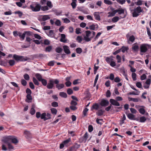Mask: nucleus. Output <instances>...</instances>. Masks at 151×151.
Masks as SVG:
<instances>
[{
    "label": "nucleus",
    "instance_id": "f257e3e1",
    "mask_svg": "<svg viewBox=\"0 0 151 151\" xmlns=\"http://www.w3.org/2000/svg\"><path fill=\"white\" fill-rule=\"evenodd\" d=\"M129 10L131 13H132L133 17H137L138 16L143 10L141 7L139 6L134 8L133 9L131 8H130Z\"/></svg>",
    "mask_w": 151,
    "mask_h": 151
},
{
    "label": "nucleus",
    "instance_id": "f03ea898",
    "mask_svg": "<svg viewBox=\"0 0 151 151\" xmlns=\"http://www.w3.org/2000/svg\"><path fill=\"white\" fill-rule=\"evenodd\" d=\"M13 58L17 62H24L27 60L29 58L23 56H19L16 54H14L13 56Z\"/></svg>",
    "mask_w": 151,
    "mask_h": 151
},
{
    "label": "nucleus",
    "instance_id": "7ed1b4c3",
    "mask_svg": "<svg viewBox=\"0 0 151 151\" xmlns=\"http://www.w3.org/2000/svg\"><path fill=\"white\" fill-rule=\"evenodd\" d=\"M30 7L32 10L35 12H39L41 9V5L37 3L31 4Z\"/></svg>",
    "mask_w": 151,
    "mask_h": 151
},
{
    "label": "nucleus",
    "instance_id": "20e7f679",
    "mask_svg": "<svg viewBox=\"0 0 151 151\" xmlns=\"http://www.w3.org/2000/svg\"><path fill=\"white\" fill-rule=\"evenodd\" d=\"M151 48V45L147 44H143L140 46V52L143 53L146 52L148 49Z\"/></svg>",
    "mask_w": 151,
    "mask_h": 151
},
{
    "label": "nucleus",
    "instance_id": "39448f33",
    "mask_svg": "<svg viewBox=\"0 0 151 151\" xmlns=\"http://www.w3.org/2000/svg\"><path fill=\"white\" fill-rule=\"evenodd\" d=\"M115 12L118 13V14L120 15L119 17L120 18H124L126 16V15L124 14V10L122 8L116 9Z\"/></svg>",
    "mask_w": 151,
    "mask_h": 151
},
{
    "label": "nucleus",
    "instance_id": "423d86ee",
    "mask_svg": "<svg viewBox=\"0 0 151 151\" xmlns=\"http://www.w3.org/2000/svg\"><path fill=\"white\" fill-rule=\"evenodd\" d=\"M86 35L84 36V39L87 42L90 41L92 38H91V31L89 30L86 31L85 32Z\"/></svg>",
    "mask_w": 151,
    "mask_h": 151
},
{
    "label": "nucleus",
    "instance_id": "0eeeda50",
    "mask_svg": "<svg viewBox=\"0 0 151 151\" xmlns=\"http://www.w3.org/2000/svg\"><path fill=\"white\" fill-rule=\"evenodd\" d=\"M59 81L58 79H55L54 83L56 84L55 86L56 88H57L58 90L63 88L65 86L64 84L63 83H59Z\"/></svg>",
    "mask_w": 151,
    "mask_h": 151
},
{
    "label": "nucleus",
    "instance_id": "6e6552de",
    "mask_svg": "<svg viewBox=\"0 0 151 151\" xmlns=\"http://www.w3.org/2000/svg\"><path fill=\"white\" fill-rule=\"evenodd\" d=\"M55 79H51L49 80V82L47 84V87L48 89H52L54 87Z\"/></svg>",
    "mask_w": 151,
    "mask_h": 151
},
{
    "label": "nucleus",
    "instance_id": "1a4fd4ad",
    "mask_svg": "<svg viewBox=\"0 0 151 151\" xmlns=\"http://www.w3.org/2000/svg\"><path fill=\"white\" fill-rule=\"evenodd\" d=\"M11 136H7L3 138L2 141L4 143L7 144L11 142Z\"/></svg>",
    "mask_w": 151,
    "mask_h": 151
},
{
    "label": "nucleus",
    "instance_id": "9d476101",
    "mask_svg": "<svg viewBox=\"0 0 151 151\" xmlns=\"http://www.w3.org/2000/svg\"><path fill=\"white\" fill-rule=\"evenodd\" d=\"M109 104L108 101L104 99H102L100 103V105L102 106L106 107Z\"/></svg>",
    "mask_w": 151,
    "mask_h": 151
},
{
    "label": "nucleus",
    "instance_id": "9b49d317",
    "mask_svg": "<svg viewBox=\"0 0 151 151\" xmlns=\"http://www.w3.org/2000/svg\"><path fill=\"white\" fill-rule=\"evenodd\" d=\"M135 107L137 108L139 107H142V108H141L139 110V112L141 114H144L145 112V110L144 109L145 107L143 106H140L139 105H136Z\"/></svg>",
    "mask_w": 151,
    "mask_h": 151
},
{
    "label": "nucleus",
    "instance_id": "f8f14e48",
    "mask_svg": "<svg viewBox=\"0 0 151 151\" xmlns=\"http://www.w3.org/2000/svg\"><path fill=\"white\" fill-rule=\"evenodd\" d=\"M126 115L128 118L130 120L138 121V119H137L135 118V116L131 113H129L128 114H126Z\"/></svg>",
    "mask_w": 151,
    "mask_h": 151
},
{
    "label": "nucleus",
    "instance_id": "ddd939ff",
    "mask_svg": "<svg viewBox=\"0 0 151 151\" xmlns=\"http://www.w3.org/2000/svg\"><path fill=\"white\" fill-rule=\"evenodd\" d=\"M109 101L111 104L114 106H120L119 103L116 100L113 99H111L109 100Z\"/></svg>",
    "mask_w": 151,
    "mask_h": 151
},
{
    "label": "nucleus",
    "instance_id": "4468645a",
    "mask_svg": "<svg viewBox=\"0 0 151 151\" xmlns=\"http://www.w3.org/2000/svg\"><path fill=\"white\" fill-rule=\"evenodd\" d=\"M132 50L134 52H137L139 49V47L137 42L133 44L132 47Z\"/></svg>",
    "mask_w": 151,
    "mask_h": 151
},
{
    "label": "nucleus",
    "instance_id": "2eb2a0df",
    "mask_svg": "<svg viewBox=\"0 0 151 151\" xmlns=\"http://www.w3.org/2000/svg\"><path fill=\"white\" fill-rule=\"evenodd\" d=\"M63 49H64L65 52L68 54L70 53V51L69 50V47L67 45H64L63 46Z\"/></svg>",
    "mask_w": 151,
    "mask_h": 151
},
{
    "label": "nucleus",
    "instance_id": "dca6fc26",
    "mask_svg": "<svg viewBox=\"0 0 151 151\" xmlns=\"http://www.w3.org/2000/svg\"><path fill=\"white\" fill-rule=\"evenodd\" d=\"M18 142V140L14 136H11V142L15 144H17Z\"/></svg>",
    "mask_w": 151,
    "mask_h": 151
},
{
    "label": "nucleus",
    "instance_id": "f3484780",
    "mask_svg": "<svg viewBox=\"0 0 151 151\" xmlns=\"http://www.w3.org/2000/svg\"><path fill=\"white\" fill-rule=\"evenodd\" d=\"M27 99H26V101L29 103L32 102V96L31 94H27L26 96Z\"/></svg>",
    "mask_w": 151,
    "mask_h": 151
},
{
    "label": "nucleus",
    "instance_id": "a211bd4d",
    "mask_svg": "<svg viewBox=\"0 0 151 151\" xmlns=\"http://www.w3.org/2000/svg\"><path fill=\"white\" fill-rule=\"evenodd\" d=\"M61 38L60 39V41L61 42L65 43L66 42L67 40L65 39L66 36L64 34H61Z\"/></svg>",
    "mask_w": 151,
    "mask_h": 151
},
{
    "label": "nucleus",
    "instance_id": "6ab92c4d",
    "mask_svg": "<svg viewBox=\"0 0 151 151\" xmlns=\"http://www.w3.org/2000/svg\"><path fill=\"white\" fill-rule=\"evenodd\" d=\"M98 28V26L97 24L95 25L93 24L92 25H90L89 27V28L91 30H96L95 28H96V30Z\"/></svg>",
    "mask_w": 151,
    "mask_h": 151
},
{
    "label": "nucleus",
    "instance_id": "aec40b11",
    "mask_svg": "<svg viewBox=\"0 0 151 151\" xmlns=\"http://www.w3.org/2000/svg\"><path fill=\"white\" fill-rule=\"evenodd\" d=\"M71 141V139L70 138H69L66 140H65L62 142L64 145L66 147H68V143Z\"/></svg>",
    "mask_w": 151,
    "mask_h": 151
},
{
    "label": "nucleus",
    "instance_id": "412c9836",
    "mask_svg": "<svg viewBox=\"0 0 151 151\" xmlns=\"http://www.w3.org/2000/svg\"><path fill=\"white\" fill-rule=\"evenodd\" d=\"M128 100L129 101H132L134 102H138L139 100V99L138 98H135L131 97L128 98Z\"/></svg>",
    "mask_w": 151,
    "mask_h": 151
},
{
    "label": "nucleus",
    "instance_id": "4be33fe9",
    "mask_svg": "<svg viewBox=\"0 0 151 151\" xmlns=\"http://www.w3.org/2000/svg\"><path fill=\"white\" fill-rule=\"evenodd\" d=\"M18 36L20 37V38L22 39V40H23L24 39L25 37V34L24 32L22 34L20 32H19V33L18 34Z\"/></svg>",
    "mask_w": 151,
    "mask_h": 151
},
{
    "label": "nucleus",
    "instance_id": "5701e85b",
    "mask_svg": "<svg viewBox=\"0 0 151 151\" xmlns=\"http://www.w3.org/2000/svg\"><path fill=\"white\" fill-rule=\"evenodd\" d=\"M104 112V110L100 109L96 112V114L98 116H101L103 115Z\"/></svg>",
    "mask_w": 151,
    "mask_h": 151
},
{
    "label": "nucleus",
    "instance_id": "b1692460",
    "mask_svg": "<svg viewBox=\"0 0 151 151\" xmlns=\"http://www.w3.org/2000/svg\"><path fill=\"white\" fill-rule=\"evenodd\" d=\"M99 108V105L95 103L93 104L91 108V110L92 111L93 109L98 110Z\"/></svg>",
    "mask_w": 151,
    "mask_h": 151
},
{
    "label": "nucleus",
    "instance_id": "393cba45",
    "mask_svg": "<svg viewBox=\"0 0 151 151\" xmlns=\"http://www.w3.org/2000/svg\"><path fill=\"white\" fill-rule=\"evenodd\" d=\"M76 2L77 0H72V2L71 3V5L73 9H75L77 6Z\"/></svg>",
    "mask_w": 151,
    "mask_h": 151
},
{
    "label": "nucleus",
    "instance_id": "a878e982",
    "mask_svg": "<svg viewBox=\"0 0 151 151\" xmlns=\"http://www.w3.org/2000/svg\"><path fill=\"white\" fill-rule=\"evenodd\" d=\"M59 96L61 97L64 98H66L67 97V94L65 92H61L59 93Z\"/></svg>",
    "mask_w": 151,
    "mask_h": 151
},
{
    "label": "nucleus",
    "instance_id": "bb28decb",
    "mask_svg": "<svg viewBox=\"0 0 151 151\" xmlns=\"http://www.w3.org/2000/svg\"><path fill=\"white\" fill-rule=\"evenodd\" d=\"M35 76L37 80L40 81L42 79L41 75L39 73H36Z\"/></svg>",
    "mask_w": 151,
    "mask_h": 151
},
{
    "label": "nucleus",
    "instance_id": "cd10ccee",
    "mask_svg": "<svg viewBox=\"0 0 151 151\" xmlns=\"http://www.w3.org/2000/svg\"><path fill=\"white\" fill-rule=\"evenodd\" d=\"M120 19V18L119 17L117 16H116L114 17L111 20L113 22H118Z\"/></svg>",
    "mask_w": 151,
    "mask_h": 151
},
{
    "label": "nucleus",
    "instance_id": "c85d7f7f",
    "mask_svg": "<svg viewBox=\"0 0 151 151\" xmlns=\"http://www.w3.org/2000/svg\"><path fill=\"white\" fill-rule=\"evenodd\" d=\"M80 146L81 145L80 144H78L76 143H75L74 145L72 146L76 151L77 149L80 147Z\"/></svg>",
    "mask_w": 151,
    "mask_h": 151
},
{
    "label": "nucleus",
    "instance_id": "c756f323",
    "mask_svg": "<svg viewBox=\"0 0 151 151\" xmlns=\"http://www.w3.org/2000/svg\"><path fill=\"white\" fill-rule=\"evenodd\" d=\"M113 60V59L112 58H111L109 57H106L105 58L106 61L108 64H109V63L112 60Z\"/></svg>",
    "mask_w": 151,
    "mask_h": 151
},
{
    "label": "nucleus",
    "instance_id": "7c9ffc66",
    "mask_svg": "<svg viewBox=\"0 0 151 151\" xmlns=\"http://www.w3.org/2000/svg\"><path fill=\"white\" fill-rule=\"evenodd\" d=\"M24 133L26 135L27 137L29 138L31 137V134L29 131L25 130L24 131Z\"/></svg>",
    "mask_w": 151,
    "mask_h": 151
},
{
    "label": "nucleus",
    "instance_id": "2f4dec72",
    "mask_svg": "<svg viewBox=\"0 0 151 151\" xmlns=\"http://www.w3.org/2000/svg\"><path fill=\"white\" fill-rule=\"evenodd\" d=\"M35 113V110L34 109V107L33 106H32L31 109H30V113L32 115H33Z\"/></svg>",
    "mask_w": 151,
    "mask_h": 151
},
{
    "label": "nucleus",
    "instance_id": "473e14b6",
    "mask_svg": "<svg viewBox=\"0 0 151 151\" xmlns=\"http://www.w3.org/2000/svg\"><path fill=\"white\" fill-rule=\"evenodd\" d=\"M40 81L41 82L43 86H45L47 85V81L46 79L42 78Z\"/></svg>",
    "mask_w": 151,
    "mask_h": 151
},
{
    "label": "nucleus",
    "instance_id": "72a5a7b5",
    "mask_svg": "<svg viewBox=\"0 0 151 151\" xmlns=\"http://www.w3.org/2000/svg\"><path fill=\"white\" fill-rule=\"evenodd\" d=\"M52 49V47L51 46H49L46 47L45 51L46 52H50Z\"/></svg>",
    "mask_w": 151,
    "mask_h": 151
},
{
    "label": "nucleus",
    "instance_id": "f704fd0d",
    "mask_svg": "<svg viewBox=\"0 0 151 151\" xmlns=\"http://www.w3.org/2000/svg\"><path fill=\"white\" fill-rule=\"evenodd\" d=\"M32 81L35 85L37 86H38L39 85V82L35 77H34L33 78Z\"/></svg>",
    "mask_w": 151,
    "mask_h": 151
},
{
    "label": "nucleus",
    "instance_id": "c9c22d12",
    "mask_svg": "<svg viewBox=\"0 0 151 151\" xmlns=\"http://www.w3.org/2000/svg\"><path fill=\"white\" fill-rule=\"evenodd\" d=\"M115 10H114L112 12H109L108 13V14H109L108 16V17H110L114 16L115 15V14L116 13H115Z\"/></svg>",
    "mask_w": 151,
    "mask_h": 151
},
{
    "label": "nucleus",
    "instance_id": "e433bc0d",
    "mask_svg": "<svg viewBox=\"0 0 151 151\" xmlns=\"http://www.w3.org/2000/svg\"><path fill=\"white\" fill-rule=\"evenodd\" d=\"M46 113H43L42 114L41 116V118L42 119H43L45 121L46 120Z\"/></svg>",
    "mask_w": 151,
    "mask_h": 151
},
{
    "label": "nucleus",
    "instance_id": "4c0bfd02",
    "mask_svg": "<svg viewBox=\"0 0 151 151\" xmlns=\"http://www.w3.org/2000/svg\"><path fill=\"white\" fill-rule=\"evenodd\" d=\"M146 118L145 116H142L139 118V122H144L146 121Z\"/></svg>",
    "mask_w": 151,
    "mask_h": 151
},
{
    "label": "nucleus",
    "instance_id": "58836bf2",
    "mask_svg": "<svg viewBox=\"0 0 151 151\" xmlns=\"http://www.w3.org/2000/svg\"><path fill=\"white\" fill-rule=\"evenodd\" d=\"M51 112L53 114H56L57 113V109L54 108H52L50 109Z\"/></svg>",
    "mask_w": 151,
    "mask_h": 151
},
{
    "label": "nucleus",
    "instance_id": "ea45409f",
    "mask_svg": "<svg viewBox=\"0 0 151 151\" xmlns=\"http://www.w3.org/2000/svg\"><path fill=\"white\" fill-rule=\"evenodd\" d=\"M47 6L50 9L52 8L53 7V5L50 1H47Z\"/></svg>",
    "mask_w": 151,
    "mask_h": 151
},
{
    "label": "nucleus",
    "instance_id": "a19ab883",
    "mask_svg": "<svg viewBox=\"0 0 151 151\" xmlns=\"http://www.w3.org/2000/svg\"><path fill=\"white\" fill-rule=\"evenodd\" d=\"M8 63L10 66H13L14 65L15 62L13 60H11L9 61Z\"/></svg>",
    "mask_w": 151,
    "mask_h": 151
},
{
    "label": "nucleus",
    "instance_id": "79ce46f5",
    "mask_svg": "<svg viewBox=\"0 0 151 151\" xmlns=\"http://www.w3.org/2000/svg\"><path fill=\"white\" fill-rule=\"evenodd\" d=\"M55 62L54 60L50 61L48 63L47 65L49 66H52L54 65Z\"/></svg>",
    "mask_w": 151,
    "mask_h": 151
},
{
    "label": "nucleus",
    "instance_id": "37998d69",
    "mask_svg": "<svg viewBox=\"0 0 151 151\" xmlns=\"http://www.w3.org/2000/svg\"><path fill=\"white\" fill-rule=\"evenodd\" d=\"M88 137V135L87 132H86L83 136V140H85V142Z\"/></svg>",
    "mask_w": 151,
    "mask_h": 151
},
{
    "label": "nucleus",
    "instance_id": "c03bdc74",
    "mask_svg": "<svg viewBox=\"0 0 151 151\" xmlns=\"http://www.w3.org/2000/svg\"><path fill=\"white\" fill-rule=\"evenodd\" d=\"M50 19V17L48 15L43 16L42 18L43 21H45Z\"/></svg>",
    "mask_w": 151,
    "mask_h": 151
},
{
    "label": "nucleus",
    "instance_id": "a18cd8bd",
    "mask_svg": "<svg viewBox=\"0 0 151 151\" xmlns=\"http://www.w3.org/2000/svg\"><path fill=\"white\" fill-rule=\"evenodd\" d=\"M102 32H99L98 33L96 37L94 38V41H95L97 40L100 36Z\"/></svg>",
    "mask_w": 151,
    "mask_h": 151
},
{
    "label": "nucleus",
    "instance_id": "49530a36",
    "mask_svg": "<svg viewBox=\"0 0 151 151\" xmlns=\"http://www.w3.org/2000/svg\"><path fill=\"white\" fill-rule=\"evenodd\" d=\"M128 49V47L123 46L121 48V51L122 52L124 53Z\"/></svg>",
    "mask_w": 151,
    "mask_h": 151
},
{
    "label": "nucleus",
    "instance_id": "de8ad7c7",
    "mask_svg": "<svg viewBox=\"0 0 151 151\" xmlns=\"http://www.w3.org/2000/svg\"><path fill=\"white\" fill-rule=\"evenodd\" d=\"M24 78L27 81L29 80L30 79L29 75L27 73H25L24 75Z\"/></svg>",
    "mask_w": 151,
    "mask_h": 151
},
{
    "label": "nucleus",
    "instance_id": "09e8293b",
    "mask_svg": "<svg viewBox=\"0 0 151 151\" xmlns=\"http://www.w3.org/2000/svg\"><path fill=\"white\" fill-rule=\"evenodd\" d=\"M41 9L42 11H45L48 10L49 9V8L47 6H41Z\"/></svg>",
    "mask_w": 151,
    "mask_h": 151
},
{
    "label": "nucleus",
    "instance_id": "8fccbe9b",
    "mask_svg": "<svg viewBox=\"0 0 151 151\" xmlns=\"http://www.w3.org/2000/svg\"><path fill=\"white\" fill-rule=\"evenodd\" d=\"M7 145L8 146V148L9 150H11L14 149V147L10 143H8Z\"/></svg>",
    "mask_w": 151,
    "mask_h": 151
},
{
    "label": "nucleus",
    "instance_id": "3c124183",
    "mask_svg": "<svg viewBox=\"0 0 151 151\" xmlns=\"http://www.w3.org/2000/svg\"><path fill=\"white\" fill-rule=\"evenodd\" d=\"M21 83L23 86H25L27 85V82L26 80L22 79L21 80Z\"/></svg>",
    "mask_w": 151,
    "mask_h": 151
},
{
    "label": "nucleus",
    "instance_id": "603ef678",
    "mask_svg": "<svg viewBox=\"0 0 151 151\" xmlns=\"http://www.w3.org/2000/svg\"><path fill=\"white\" fill-rule=\"evenodd\" d=\"M143 1L141 0H138L137 2H135V3L136 4L137 6L141 5L142 4V2Z\"/></svg>",
    "mask_w": 151,
    "mask_h": 151
},
{
    "label": "nucleus",
    "instance_id": "864d4df0",
    "mask_svg": "<svg viewBox=\"0 0 151 151\" xmlns=\"http://www.w3.org/2000/svg\"><path fill=\"white\" fill-rule=\"evenodd\" d=\"M67 93L68 95H71L73 93V91L71 88H68L67 91Z\"/></svg>",
    "mask_w": 151,
    "mask_h": 151
},
{
    "label": "nucleus",
    "instance_id": "5fc2aeb1",
    "mask_svg": "<svg viewBox=\"0 0 151 151\" xmlns=\"http://www.w3.org/2000/svg\"><path fill=\"white\" fill-rule=\"evenodd\" d=\"M135 39V38L134 36L132 35L130 36L129 39V40L132 42H133Z\"/></svg>",
    "mask_w": 151,
    "mask_h": 151
},
{
    "label": "nucleus",
    "instance_id": "6e6d98bb",
    "mask_svg": "<svg viewBox=\"0 0 151 151\" xmlns=\"http://www.w3.org/2000/svg\"><path fill=\"white\" fill-rule=\"evenodd\" d=\"M137 75L136 74L134 73H132V77L133 81H136L137 79Z\"/></svg>",
    "mask_w": 151,
    "mask_h": 151
},
{
    "label": "nucleus",
    "instance_id": "4d7b16f0",
    "mask_svg": "<svg viewBox=\"0 0 151 151\" xmlns=\"http://www.w3.org/2000/svg\"><path fill=\"white\" fill-rule=\"evenodd\" d=\"M116 1L118 3L122 5L124 4L126 2V0H116Z\"/></svg>",
    "mask_w": 151,
    "mask_h": 151
},
{
    "label": "nucleus",
    "instance_id": "13d9d810",
    "mask_svg": "<svg viewBox=\"0 0 151 151\" xmlns=\"http://www.w3.org/2000/svg\"><path fill=\"white\" fill-rule=\"evenodd\" d=\"M51 105L53 107H57L58 106V104L56 102L53 101Z\"/></svg>",
    "mask_w": 151,
    "mask_h": 151
},
{
    "label": "nucleus",
    "instance_id": "bf43d9fd",
    "mask_svg": "<svg viewBox=\"0 0 151 151\" xmlns=\"http://www.w3.org/2000/svg\"><path fill=\"white\" fill-rule=\"evenodd\" d=\"M76 51L77 53L80 54L82 52V49L80 47H78L76 49Z\"/></svg>",
    "mask_w": 151,
    "mask_h": 151
},
{
    "label": "nucleus",
    "instance_id": "052dcab7",
    "mask_svg": "<svg viewBox=\"0 0 151 151\" xmlns=\"http://www.w3.org/2000/svg\"><path fill=\"white\" fill-rule=\"evenodd\" d=\"M104 2L105 4L108 5H111L112 4V2L109 0H104Z\"/></svg>",
    "mask_w": 151,
    "mask_h": 151
},
{
    "label": "nucleus",
    "instance_id": "680f3d73",
    "mask_svg": "<svg viewBox=\"0 0 151 151\" xmlns=\"http://www.w3.org/2000/svg\"><path fill=\"white\" fill-rule=\"evenodd\" d=\"M116 58L117 60V62L118 63H120L121 62V58L120 55H117Z\"/></svg>",
    "mask_w": 151,
    "mask_h": 151
},
{
    "label": "nucleus",
    "instance_id": "e2e57ef3",
    "mask_svg": "<svg viewBox=\"0 0 151 151\" xmlns=\"http://www.w3.org/2000/svg\"><path fill=\"white\" fill-rule=\"evenodd\" d=\"M14 14H18L19 17H21L22 15V13L20 11H16L14 12Z\"/></svg>",
    "mask_w": 151,
    "mask_h": 151
},
{
    "label": "nucleus",
    "instance_id": "0e129e2a",
    "mask_svg": "<svg viewBox=\"0 0 151 151\" xmlns=\"http://www.w3.org/2000/svg\"><path fill=\"white\" fill-rule=\"evenodd\" d=\"M93 130V126L90 125L88 126V131L90 132H91Z\"/></svg>",
    "mask_w": 151,
    "mask_h": 151
},
{
    "label": "nucleus",
    "instance_id": "69168bd1",
    "mask_svg": "<svg viewBox=\"0 0 151 151\" xmlns=\"http://www.w3.org/2000/svg\"><path fill=\"white\" fill-rule=\"evenodd\" d=\"M62 50V49L60 47H57L55 49V51L56 52L60 53Z\"/></svg>",
    "mask_w": 151,
    "mask_h": 151
},
{
    "label": "nucleus",
    "instance_id": "338daca9",
    "mask_svg": "<svg viewBox=\"0 0 151 151\" xmlns=\"http://www.w3.org/2000/svg\"><path fill=\"white\" fill-rule=\"evenodd\" d=\"M62 20H63V22L65 23H68L70 22V21L67 18H63Z\"/></svg>",
    "mask_w": 151,
    "mask_h": 151
},
{
    "label": "nucleus",
    "instance_id": "774afa93",
    "mask_svg": "<svg viewBox=\"0 0 151 151\" xmlns=\"http://www.w3.org/2000/svg\"><path fill=\"white\" fill-rule=\"evenodd\" d=\"M147 33L148 35L150 37V39H151V34L150 32V29L148 27H147Z\"/></svg>",
    "mask_w": 151,
    "mask_h": 151
}]
</instances>
